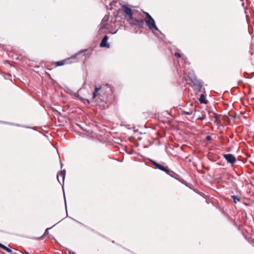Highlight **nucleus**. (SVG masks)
I'll return each mask as SVG.
<instances>
[{
    "instance_id": "nucleus-1",
    "label": "nucleus",
    "mask_w": 254,
    "mask_h": 254,
    "mask_svg": "<svg viewBox=\"0 0 254 254\" xmlns=\"http://www.w3.org/2000/svg\"><path fill=\"white\" fill-rule=\"evenodd\" d=\"M193 83V90L195 91L196 94L199 93L205 92V88H203L202 82L199 80H194Z\"/></svg>"
},
{
    "instance_id": "nucleus-2",
    "label": "nucleus",
    "mask_w": 254,
    "mask_h": 254,
    "mask_svg": "<svg viewBox=\"0 0 254 254\" xmlns=\"http://www.w3.org/2000/svg\"><path fill=\"white\" fill-rule=\"evenodd\" d=\"M150 162L153 164L157 169L165 172L167 174L173 177V174H174V172L169 169L167 167H164L162 165L155 162V161L150 160Z\"/></svg>"
},
{
    "instance_id": "nucleus-3",
    "label": "nucleus",
    "mask_w": 254,
    "mask_h": 254,
    "mask_svg": "<svg viewBox=\"0 0 254 254\" xmlns=\"http://www.w3.org/2000/svg\"><path fill=\"white\" fill-rule=\"evenodd\" d=\"M102 98H108V95L112 94V89L108 84L102 85L100 86Z\"/></svg>"
},
{
    "instance_id": "nucleus-4",
    "label": "nucleus",
    "mask_w": 254,
    "mask_h": 254,
    "mask_svg": "<svg viewBox=\"0 0 254 254\" xmlns=\"http://www.w3.org/2000/svg\"><path fill=\"white\" fill-rule=\"evenodd\" d=\"M129 23L132 25L138 26L139 27L143 28L144 26V23H146V19H136L133 18V20L130 21Z\"/></svg>"
},
{
    "instance_id": "nucleus-5",
    "label": "nucleus",
    "mask_w": 254,
    "mask_h": 254,
    "mask_svg": "<svg viewBox=\"0 0 254 254\" xmlns=\"http://www.w3.org/2000/svg\"><path fill=\"white\" fill-rule=\"evenodd\" d=\"M122 9L126 13V14L127 16V17H128L127 20L128 21H131L132 20H133V11L130 8L127 6L125 5H123L122 6Z\"/></svg>"
},
{
    "instance_id": "nucleus-6",
    "label": "nucleus",
    "mask_w": 254,
    "mask_h": 254,
    "mask_svg": "<svg viewBox=\"0 0 254 254\" xmlns=\"http://www.w3.org/2000/svg\"><path fill=\"white\" fill-rule=\"evenodd\" d=\"M110 15L109 14L105 15L103 19L102 20L101 23L99 25V29L98 32L100 34L102 32L103 30L106 27L107 22L109 19Z\"/></svg>"
},
{
    "instance_id": "nucleus-7",
    "label": "nucleus",
    "mask_w": 254,
    "mask_h": 254,
    "mask_svg": "<svg viewBox=\"0 0 254 254\" xmlns=\"http://www.w3.org/2000/svg\"><path fill=\"white\" fill-rule=\"evenodd\" d=\"M145 23L150 30L153 31L154 30H155L160 32L156 25L155 20L153 18L150 19H146Z\"/></svg>"
},
{
    "instance_id": "nucleus-8",
    "label": "nucleus",
    "mask_w": 254,
    "mask_h": 254,
    "mask_svg": "<svg viewBox=\"0 0 254 254\" xmlns=\"http://www.w3.org/2000/svg\"><path fill=\"white\" fill-rule=\"evenodd\" d=\"M224 158L230 164H234L236 162V159L232 154H225L223 155Z\"/></svg>"
},
{
    "instance_id": "nucleus-9",
    "label": "nucleus",
    "mask_w": 254,
    "mask_h": 254,
    "mask_svg": "<svg viewBox=\"0 0 254 254\" xmlns=\"http://www.w3.org/2000/svg\"><path fill=\"white\" fill-rule=\"evenodd\" d=\"M99 96L100 97V100L101 102H104L103 99H102V93L101 92V88L100 86L98 87L97 86H95V91L93 93V98H95L96 96Z\"/></svg>"
},
{
    "instance_id": "nucleus-10",
    "label": "nucleus",
    "mask_w": 254,
    "mask_h": 254,
    "mask_svg": "<svg viewBox=\"0 0 254 254\" xmlns=\"http://www.w3.org/2000/svg\"><path fill=\"white\" fill-rule=\"evenodd\" d=\"M65 177V170H62L60 173L57 174V180H58L59 182L62 184L61 182V179L62 181L63 184L64 185V181Z\"/></svg>"
},
{
    "instance_id": "nucleus-11",
    "label": "nucleus",
    "mask_w": 254,
    "mask_h": 254,
    "mask_svg": "<svg viewBox=\"0 0 254 254\" xmlns=\"http://www.w3.org/2000/svg\"><path fill=\"white\" fill-rule=\"evenodd\" d=\"M108 37L107 35H105L102 39L100 46L101 47H105L109 48L110 47V44L107 42Z\"/></svg>"
},
{
    "instance_id": "nucleus-12",
    "label": "nucleus",
    "mask_w": 254,
    "mask_h": 254,
    "mask_svg": "<svg viewBox=\"0 0 254 254\" xmlns=\"http://www.w3.org/2000/svg\"><path fill=\"white\" fill-rule=\"evenodd\" d=\"M199 101L201 104H207L208 101L206 99V95L202 93L199 98Z\"/></svg>"
},
{
    "instance_id": "nucleus-13",
    "label": "nucleus",
    "mask_w": 254,
    "mask_h": 254,
    "mask_svg": "<svg viewBox=\"0 0 254 254\" xmlns=\"http://www.w3.org/2000/svg\"><path fill=\"white\" fill-rule=\"evenodd\" d=\"M188 76L192 83L194 82V80H198L192 71L189 72Z\"/></svg>"
},
{
    "instance_id": "nucleus-14",
    "label": "nucleus",
    "mask_w": 254,
    "mask_h": 254,
    "mask_svg": "<svg viewBox=\"0 0 254 254\" xmlns=\"http://www.w3.org/2000/svg\"><path fill=\"white\" fill-rule=\"evenodd\" d=\"M86 51H87V50H81L79 52H78L77 53H76V54L72 56L70 58L72 59H74L77 57V56L79 55L80 54H81L83 53H85ZM85 53H84L83 56H85Z\"/></svg>"
},
{
    "instance_id": "nucleus-15",
    "label": "nucleus",
    "mask_w": 254,
    "mask_h": 254,
    "mask_svg": "<svg viewBox=\"0 0 254 254\" xmlns=\"http://www.w3.org/2000/svg\"><path fill=\"white\" fill-rule=\"evenodd\" d=\"M0 248L4 250L5 251H6L7 252L10 253L11 254V253H12V251L9 248L6 247L5 246H4V245L0 243Z\"/></svg>"
},
{
    "instance_id": "nucleus-16",
    "label": "nucleus",
    "mask_w": 254,
    "mask_h": 254,
    "mask_svg": "<svg viewBox=\"0 0 254 254\" xmlns=\"http://www.w3.org/2000/svg\"><path fill=\"white\" fill-rule=\"evenodd\" d=\"M231 198L233 199L234 203H237L240 201V198L236 195H232Z\"/></svg>"
},
{
    "instance_id": "nucleus-17",
    "label": "nucleus",
    "mask_w": 254,
    "mask_h": 254,
    "mask_svg": "<svg viewBox=\"0 0 254 254\" xmlns=\"http://www.w3.org/2000/svg\"><path fill=\"white\" fill-rule=\"evenodd\" d=\"M66 60H63V61H61L57 62L56 63V65L57 66L63 65L64 64L65 62H66Z\"/></svg>"
},
{
    "instance_id": "nucleus-18",
    "label": "nucleus",
    "mask_w": 254,
    "mask_h": 254,
    "mask_svg": "<svg viewBox=\"0 0 254 254\" xmlns=\"http://www.w3.org/2000/svg\"><path fill=\"white\" fill-rule=\"evenodd\" d=\"M192 114V112L191 110H190L189 111H182V115L186 114L187 115H191Z\"/></svg>"
},
{
    "instance_id": "nucleus-19",
    "label": "nucleus",
    "mask_w": 254,
    "mask_h": 254,
    "mask_svg": "<svg viewBox=\"0 0 254 254\" xmlns=\"http://www.w3.org/2000/svg\"><path fill=\"white\" fill-rule=\"evenodd\" d=\"M205 118H206L205 115L203 114V115H202V116H199L197 119L200 120L202 121V120H204L205 119Z\"/></svg>"
},
{
    "instance_id": "nucleus-20",
    "label": "nucleus",
    "mask_w": 254,
    "mask_h": 254,
    "mask_svg": "<svg viewBox=\"0 0 254 254\" xmlns=\"http://www.w3.org/2000/svg\"><path fill=\"white\" fill-rule=\"evenodd\" d=\"M144 13L146 15V18H147L146 19H150L153 18L152 17V16L148 13L145 12Z\"/></svg>"
},
{
    "instance_id": "nucleus-21",
    "label": "nucleus",
    "mask_w": 254,
    "mask_h": 254,
    "mask_svg": "<svg viewBox=\"0 0 254 254\" xmlns=\"http://www.w3.org/2000/svg\"><path fill=\"white\" fill-rule=\"evenodd\" d=\"M175 56L177 57L178 58H180L181 57V54L178 52H176L175 53Z\"/></svg>"
},
{
    "instance_id": "nucleus-22",
    "label": "nucleus",
    "mask_w": 254,
    "mask_h": 254,
    "mask_svg": "<svg viewBox=\"0 0 254 254\" xmlns=\"http://www.w3.org/2000/svg\"><path fill=\"white\" fill-rule=\"evenodd\" d=\"M51 228H48L46 229L45 230V232L44 233V234L46 235V234H48V231H49V230Z\"/></svg>"
},
{
    "instance_id": "nucleus-23",
    "label": "nucleus",
    "mask_w": 254,
    "mask_h": 254,
    "mask_svg": "<svg viewBox=\"0 0 254 254\" xmlns=\"http://www.w3.org/2000/svg\"><path fill=\"white\" fill-rule=\"evenodd\" d=\"M206 139L207 140H210L211 139V137L210 135H207L206 137Z\"/></svg>"
},
{
    "instance_id": "nucleus-24",
    "label": "nucleus",
    "mask_w": 254,
    "mask_h": 254,
    "mask_svg": "<svg viewBox=\"0 0 254 254\" xmlns=\"http://www.w3.org/2000/svg\"><path fill=\"white\" fill-rule=\"evenodd\" d=\"M68 254H76L74 252L71 250H68Z\"/></svg>"
},
{
    "instance_id": "nucleus-25",
    "label": "nucleus",
    "mask_w": 254,
    "mask_h": 254,
    "mask_svg": "<svg viewBox=\"0 0 254 254\" xmlns=\"http://www.w3.org/2000/svg\"><path fill=\"white\" fill-rule=\"evenodd\" d=\"M182 60L185 63H187V59H185L184 57H182Z\"/></svg>"
},
{
    "instance_id": "nucleus-26",
    "label": "nucleus",
    "mask_w": 254,
    "mask_h": 254,
    "mask_svg": "<svg viewBox=\"0 0 254 254\" xmlns=\"http://www.w3.org/2000/svg\"><path fill=\"white\" fill-rule=\"evenodd\" d=\"M81 100H85L86 102H87V103L89 104V101L88 99H83V98H81Z\"/></svg>"
},
{
    "instance_id": "nucleus-27",
    "label": "nucleus",
    "mask_w": 254,
    "mask_h": 254,
    "mask_svg": "<svg viewBox=\"0 0 254 254\" xmlns=\"http://www.w3.org/2000/svg\"><path fill=\"white\" fill-rule=\"evenodd\" d=\"M64 202H65V206H66V200H65V195H64Z\"/></svg>"
},
{
    "instance_id": "nucleus-28",
    "label": "nucleus",
    "mask_w": 254,
    "mask_h": 254,
    "mask_svg": "<svg viewBox=\"0 0 254 254\" xmlns=\"http://www.w3.org/2000/svg\"><path fill=\"white\" fill-rule=\"evenodd\" d=\"M16 126H18V127H24V126H22V125H18V124H17L16 125Z\"/></svg>"
},
{
    "instance_id": "nucleus-29",
    "label": "nucleus",
    "mask_w": 254,
    "mask_h": 254,
    "mask_svg": "<svg viewBox=\"0 0 254 254\" xmlns=\"http://www.w3.org/2000/svg\"><path fill=\"white\" fill-rule=\"evenodd\" d=\"M11 254H18L16 252H12V253Z\"/></svg>"
},
{
    "instance_id": "nucleus-30",
    "label": "nucleus",
    "mask_w": 254,
    "mask_h": 254,
    "mask_svg": "<svg viewBox=\"0 0 254 254\" xmlns=\"http://www.w3.org/2000/svg\"><path fill=\"white\" fill-rule=\"evenodd\" d=\"M117 31H118V30H116L115 32H114L113 33V34H115V33H116V32H117Z\"/></svg>"
},
{
    "instance_id": "nucleus-31",
    "label": "nucleus",
    "mask_w": 254,
    "mask_h": 254,
    "mask_svg": "<svg viewBox=\"0 0 254 254\" xmlns=\"http://www.w3.org/2000/svg\"><path fill=\"white\" fill-rule=\"evenodd\" d=\"M76 221L78 222V221ZM78 223H79V224H81V225H83V224H82L81 222H78Z\"/></svg>"
},
{
    "instance_id": "nucleus-32",
    "label": "nucleus",
    "mask_w": 254,
    "mask_h": 254,
    "mask_svg": "<svg viewBox=\"0 0 254 254\" xmlns=\"http://www.w3.org/2000/svg\"><path fill=\"white\" fill-rule=\"evenodd\" d=\"M190 105H191V106H192L193 104H192V103H190Z\"/></svg>"
},
{
    "instance_id": "nucleus-33",
    "label": "nucleus",
    "mask_w": 254,
    "mask_h": 254,
    "mask_svg": "<svg viewBox=\"0 0 254 254\" xmlns=\"http://www.w3.org/2000/svg\"><path fill=\"white\" fill-rule=\"evenodd\" d=\"M250 184L252 186H253L252 183H250Z\"/></svg>"
},
{
    "instance_id": "nucleus-34",
    "label": "nucleus",
    "mask_w": 254,
    "mask_h": 254,
    "mask_svg": "<svg viewBox=\"0 0 254 254\" xmlns=\"http://www.w3.org/2000/svg\"><path fill=\"white\" fill-rule=\"evenodd\" d=\"M5 124H10L9 123L4 122Z\"/></svg>"
},
{
    "instance_id": "nucleus-35",
    "label": "nucleus",
    "mask_w": 254,
    "mask_h": 254,
    "mask_svg": "<svg viewBox=\"0 0 254 254\" xmlns=\"http://www.w3.org/2000/svg\"><path fill=\"white\" fill-rule=\"evenodd\" d=\"M26 254H29V253H26Z\"/></svg>"
}]
</instances>
